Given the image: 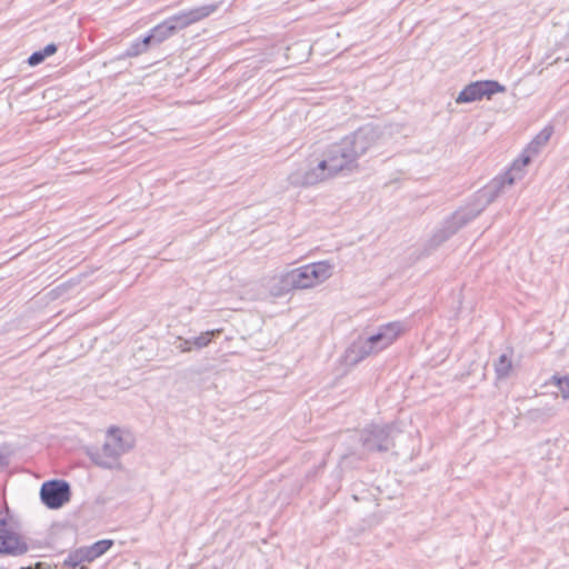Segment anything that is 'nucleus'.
<instances>
[{"label": "nucleus", "instance_id": "1", "mask_svg": "<svg viewBox=\"0 0 569 569\" xmlns=\"http://www.w3.org/2000/svg\"><path fill=\"white\" fill-rule=\"evenodd\" d=\"M381 138L377 128L363 126L328 144L316 167L297 169L288 176V182L293 187H311L338 174H349L358 169V160L362 156L379 146Z\"/></svg>", "mask_w": 569, "mask_h": 569}, {"label": "nucleus", "instance_id": "2", "mask_svg": "<svg viewBox=\"0 0 569 569\" xmlns=\"http://www.w3.org/2000/svg\"><path fill=\"white\" fill-rule=\"evenodd\" d=\"M553 132L552 127H545L529 143L526 154L520 160L513 162L511 168L502 176L496 177L485 189L482 196L487 198V203L492 202L507 186H512L523 177V167L530 163L531 154L540 152Z\"/></svg>", "mask_w": 569, "mask_h": 569}, {"label": "nucleus", "instance_id": "3", "mask_svg": "<svg viewBox=\"0 0 569 569\" xmlns=\"http://www.w3.org/2000/svg\"><path fill=\"white\" fill-rule=\"evenodd\" d=\"M133 446L134 437L132 433L117 427H110L101 450L92 452L91 459L102 468L120 469V457L130 451Z\"/></svg>", "mask_w": 569, "mask_h": 569}, {"label": "nucleus", "instance_id": "4", "mask_svg": "<svg viewBox=\"0 0 569 569\" xmlns=\"http://www.w3.org/2000/svg\"><path fill=\"white\" fill-rule=\"evenodd\" d=\"M483 190L478 196L479 204L473 208H465L456 211L450 219H448L443 226L437 230L432 237L429 239L427 243V249L425 254H429L430 251L438 248L441 243L447 241L451 236H453L460 228L466 226L468 222L477 218L481 211L485 209L487 203V198L482 196Z\"/></svg>", "mask_w": 569, "mask_h": 569}, {"label": "nucleus", "instance_id": "5", "mask_svg": "<svg viewBox=\"0 0 569 569\" xmlns=\"http://www.w3.org/2000/svg\"><path fill=\"white\" fill-rule=\"evenodd\" d=\"M483 190L478 196L479 204L473 208H465L456 211L450 219H448L443 226L437 230L432 237L429 239L427 243V249L425 254H429L430 251L438 248L441 243L447 241L451 236H453L460 228L466 226L468 222L477 218L481 211L485 209L487 203V198L482 196Z\"/></svg>", "mask_w": 569, "mask_h": 569}, {"label": "nucleus", "instance_id": "6", "mask_svg": "<svg viewBox=\"0 0 569 569\" xmlns=\"http://www.w3.org/2000/svg\"><path fill=\"white\" fill-rule=\"evenodd\" d=\"M393 431L390 425H371L362 430L360 440L366 450L385 452L393 447Z\"/></svg>", "mask_w": 569, "mask_h": 569}, {"label": "nucleus", "instance_id": "7", "mask_svg": "<svg viewBox=\"0 0 569 569\" xmlns=\"http://www.w3.org/2000/svg\"><path fill=\"white\" fill-rule=\"evenodd\" d=\"M28 551L27 542L13 530L6 511H0V553L21 556Z\"/></svg>", "mask_w": 569, "mask_h": 569}, {"label": "nucleus", "instance_id": "8", "mask_svg": "<svg viewBox=\"0 0 569 569\" xmlns=\"http://www.w3.org/2000/svg\"><path fill=\"white\" fill-rule=\"evenodd\" d=\"M71 498V488L66 480H49L40 488V499L49 509H60Z\"/></svg>", "mask_w": 569, "mask_h": 569}, {"label": "nucleus", "instance_id": "9", "mask_svg": "<svg viewBox=\"0 0 569 569\" xmlns=\"http://www.w3.org/2000/svg\"><path fill=\"white\" fill-rule=\"evenodd\" d=\"M505 87L493 80L477 81L465 87L458 94L457 103H468L482 99L483 97L490 98L497 92H503Z\"/></svg>", "mask_w": 569, "mask_h": 569}, {"label": "nucleus", "instance_id": "10", "mask_svg": "<svg viewBox=\"0 0 569 569\" xmlns=\"http://www.w3.org/2000/svg\"><path fill=\"white\" fill-rule=\"evenodd\" d=\"M217 10L216 4H206L201 7H197L190 9L188 11H182L178 14L169 17L167 22L169 26L173 27V32L176 33L178 30L184 29L192 23H196L210 14H212Z\"/></svg>", "mask_w": 569, "mask_h": 569}, {"label": "nucleus", "instance_id": "11", "mask_svg": "<svg viewBox=\"0 0 569 569\" xmlns=\"http://www.w3.org/2000/svg\"><path fill=\"white\" fill-rule=\"evenodd\" d=\"M406 328L400 321H392L379 327L377 333L371 335L370 343L373 345L377 352H380L391 346L403 332Z\"/></svg>", "mask_w": 569, "mask_h": 569}, {"label": "nucleus", "instance_id": "12", "mask_svg": "<svg viewBox=\"0 0 569 569\" xmlns=\"http://www.w3.org/2000/svg\"><path fill=\"white\" fill-rule=\"evenodd\" d=\"M375 347L370 343V338L355 341L347 350V359L351 363H358L369 356L377 355Z\"/></svg>", "mask_w": 569, "mask_h": 569}, {"label": "nucleus", "instance_id": "13", "mask_svg": "<svg viewBox=\"0 0 569 569\" xmlns=\"http://www.w3.org/2000/svg\"><path fill=\"white\" fill-rule=\"evenodd\" d=\"M313 286L325 282L332 276L333 264L328 260L305 264Z\"/></svg>", "mask_w": 569, "mask_h": 569}, {"label": "nucleus", "instance_id": "14", "mask_svg": "<svg viewBox=\"0 0 569 569\" xmlns=\"http://www.w3.org/2000/svg\"><path fill=\"white\" fill-rule=\"evenodd\" d=\"M290 272L280 273L270 278L267 282V288L272 297L279 298L289 293L295 289V286H291L289 280Z\"/></svg>", "mask_w": 569, "mask_h": 569}, {"label": "nucleus", "instance_id": "15", "mask_svg": "<svg viewBox=\"0 0 569 569\" xmlns=\"http://www.w3.org/2000/svg\"><path fill=\"white\" fill-rule=\"evenodd\" d=\"M173 27L169 26L167 20L153 27L150 32L147 34L151 46L160 44L171 36H173Z\"/></svg>", "mask_w": 569, "mask_h": 569}, {"label": "nucleus", "instance_id": "16", "mask_svg": "<svg viewBox=\"0 0 569 569\" xmlns=\"http://www.w3.org/2000/svg\"><path fill=\"white\" fill-rule=\"evenodd\" d=\"M290 277L287 279L295 286V289H308L315 287L309 278V273L305 266L290 270Z\"/></svg>", "mask_w": 569, "mask_h": 569}, {"label": "nucleus", "instance_id": "17", "mask_svg": "<svg viewBox=\"0 0 569 569\" xmlns=\"http://www.w3.org/2000/svg\"><path fill=\"white\" fill-rule=\"evenodd\" d=\"M113 546V541L109 539H103L94 542L90 547L82 548L84 551V558H87V562H91L98 557L106 553Z\"/></svg>", "mask_w": 569, "mask_h": 569}, {"label": "nucleus", "instance_id": "18", "mask_svg": "<svg viewBox=\"0 0 569 569\" xmlns=\"http://www.w3.org/2000/svg\"><path fill=\"white\" fill-rule=\"evenodd\" d=\"M511 370L512 360L510 356H508L507 353H502L501 356H499V358L495 361V371L497 378L499 380L508 378Z\"/></svg>", "mask_w": 569, "mask_h": 569}, {"label": "nucleus", "instance_id": "19", "mask_svg": "<svg viewBox=\"0 0 569 569\" xmlns=\"http://www.w3.org/2000/svg\"><path fill=\"white\" fill-rule=\"evenodd\" d=\"M151 47L149 38L143 37L142 39H138L133 41L126 51L127 57H138L148 51Z\"/></svg>", "mask_w": 569, "mask_h": 569}, {"label": "nucleus", "instance_id": "20", "mask_svg": "<svg viewBox=\"0 0 569 569\" xmlns=\"http://www.w3.org/2000/svg\"><path fill=\"white\" fill-rule=\"evenodd\" d=\"M84 551L82 548L76 550L74 552L70 553L68 558L66 559V565L71 568L80 567V569H84L83 563L87 562V558H84Z\"/></svg>", "mask_w": 569, "mask_h": 569}, {"label": "nucleus", "instance_id": "21", "mask_svg": "<svg viewBox=\"0 0 569 569\" xmlns=\"http://www.w3.org/2000/svg\"><path fill=\"white\" fill-rule=\"evenodd\" d=\"M220 330H212L201 333L200 336L192 339V345L194 348L201 349L207 347L213 337L219 336Z\"/></svg>", "mask_w": 569, "mask_h": 569}, {"label": "nucleus", "instance_id": "22", "mask_svg": "<svg viewBox=\"0 0 569 569\" xmlns=\"http://www.w3.org/2000/svg\"><path fill=\"white\" fill-rule=\"evenodd\" d=\"M552 383H555L561 392L563 399H569V377H558L553 376L551 378Z\"/></svg>", "mask_w": 569, "mask_h": 569}, {"label": "nucleus", "instance_id": "23", "mask_svg": "<svg viewBox=\"0 0 569 569\" xmlns=\"http://www.w3.org/2000/svg\"><path fill=\"white\" fill-rule=\"evenodd\" d=\"M44 59H46V58L43 57V53H41V52H40V50H39V51L33 52V53L28 58V63H29L30 66H38V64H40L41 62H43V61H44Z\"/></svg>", "mask_w": 569, "mask_h": 569}, {"label": "nucleus", "instance_id": "24", "mask_svg": "<svg viewBox=\"0 0 569 569\" xmlns=\"http://www.w3.org/2000/svg\"><path fill=\"white\" fill-rule=\"evenodd\" d=\"M177 348L182 352L190 351L193 348L192 339L179 338V345H177Z\"/></svg>", "mask_w": 569, "mask_h": 569}, {"label": "nucleus", "instance_id": "25", "mask_svg": "<svg viewBox=\"0 0 569 569\" xmlns=\"http://www.w3.org/2000/svg\"><path fill=\"white\" fill-rule=\"evenodd\" d=\"M58 48L54 43L47 44L42 50H40L41 53H43V57H50L57 52Z\"/></svg>", "mask_w": 569, "mask_h": 569}, {"label": "nucleus", "instance_id": "26", "mask_svg": "<svg viewBox=\"0 0 569 569\" xmlns=\"http://www.w3.org/2000/svg\"><path fill=\"white\" fill-rule=\"evenodd\" d=\"M22 569H28V568H22Z\"/></svg>", "mask_w": 569, "mask_h": 569}]
</instances>
